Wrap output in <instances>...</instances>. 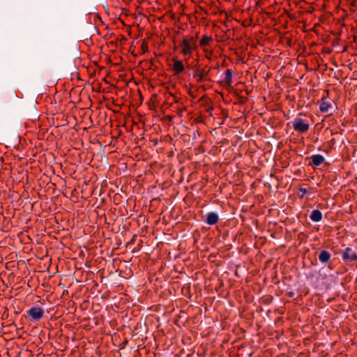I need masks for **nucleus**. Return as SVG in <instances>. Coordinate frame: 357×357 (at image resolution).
I'll return each mask as SVG.
<instances>
[{
    "label": "nucleus",
    "mask_w": 357,
    "mask_h": 357,
    "mask_svg": "<svg viewBox=\"0 0 357 357\" xmlns=\"http://www.w3.org/2000/svg\"><path fill=\"white\" fill-rule=\"evenodd\" d=\"M26 313L30 320L38 321L43 317L44 311L41 307H32Z\"/></svg>",
    "instance_id": "nucleus-5"
},
{
    "label": "nucleus",
    "mask_w": 357,
    "mask_h": 357,
    "mask_svg": "<svg viewBox=\"0 0 357 357\" xmlns=\"http://www.w3.org/2000/svg\"><path fill=\"white\" fill-rule=\"evenodd\" d=\"M266 0H258L256 2V10L258 12L257 20L259 24L264 25V28L268 26V13L266 11V8L264 6Z\"/></svg>",
    "instance_id": "nucleus-2"
},
{
    "label": "nucleus",
    "mask_w": 357,
    "mask_h": 357,
    "mask_svg": "<svg viewBox=\"0 0 357 357\" xmlns=\"http://www.w3.org/2000/svg\"><path fill=\"white\" fill-rule=\"evenodd\" d=\"M300 191L303 192V194L307 193V190L305 188H301Z\"/></svg>",
    "instance_id": "nucleus-19"
},
{
    "label": "nucleus",
    "mask_w": 357,
    "mask_h": 357,
    "mask_svg": "<svg viewBox=\"0 0 357 357\" xmlns=\"http://www.w3.org/2000/svg\"><path fill=\"white\" fill-rule=\"evenodd\" d=\"M232 74L233 72L231 69H227L225 72V82L229 86L232 83Z\"/></svg>",
    "instance_id": "nucleus-14"
},
{
    "label": "nucleus",
    "mask_w": 357,
    "mask_h": 357,
    "mask_svg": "<svg viewBox=\"0 0 357 357\" xmlns=\"http://www.w3.org/2000/svg\"><path fill=\"white\" fill-rule=\"evenodd\" d=\"M213 41V38L211 36L204 35L202 36L199 41V45L202 47H204L208 45L211 42Z\"/></svg>",
    "instance_id": "nucleus-13"
},
{
    "label": "nucleus",
    "mask_w": 357,
    "mask_h": 357,
    "mask_svg": "<svg viewBox=\"0 0 357 357\" xmlns=\"http://www.w3.org/2000/svg\"><path fill=\"white\" fill-rule=\"evenodd\" d=\"M219 220L218 215L215 212H210L206 214L204 222L209 225H215Z\"/></svg>",
    "instance_id": "nucleus-8"
},
{
    "label": "nucleus",
    "mask_w": 357,
    "mask_h": 357,
    "mask_svg": "<svg viewBox=\"0 0 357 357\" xmlns=\"http://www.w3.org/2000/svg\"><path fill=\"white\" fill-rule=\"evenodd\" d=\"M210 68H197L193 70V77L197 83H201L209 80Z\"/></svg>",
    "instance_id": "nucleus-3"
},
{
    "label": "nucleus",
    "mask_w": 357,
    "mask_h": 357,
    "mask_svg": "<svg viewBox=\"0 0 357 357\" xmlns=\"http://www.w3.org/2000/svg\"><path fill=\"white\" fill-rule=\"evenodd\" d=\"M170 95L173 97V100L175 102H178V98L176 96H174V94H172L171 93H170Z\"/></svg>",
    "instance_id": "nucleus-17"
},
{
    "label": "nucleus",
    "mask_w": 357,
    "mask_h": 357,
    "mask_svg": "<svg viewBox=\"0 0 357 357\" xmlns=\"http://www.w3.org/2000/svg\"><path fill=\"white\" fill-rule=\"evenodd\" d=\"M273 117H275V116H271L270 114H269V123H268V125L271 126V127H273V123L271 121V119Z\"/></svg>",
    "instance_id": "nucleus-16"
},
{
    "label": "nucleus",
    "mask_w": 357,
    "mask_h": 357,
    "mask_svg": "<svg viewBox=\"0 0 357 357\" xmlns=\"http://www.w3.org/2000/svg\"><path fill=\"white\" fill-rule=\"evenodd\" d=\"M197 35L195 37L185 36L181 41L180 44L178 46H174V49L176 50L178 47L180 48L181 54L184 56H187V59H189L191 57L192 52L197 47Z\"/></svg>",
    "instance_id": "nucleus-1"
},
{
    "label": "nucleus",
    "mask_w": 357,
    "mask_h": 357,
    "mask_svg": "<svg viewBox=\"0 0 357 357\" xmlns=\"http://www.w3.org/2000/svg\"><path fill=\"white\" fill-rule=\"evenodd\" d=\"M142 49L144 52H148V50H149L148 45L146 43H144V42L142 43Z\"/></svg>",
    "instance_id": "nucleus-15"
},
{
    "label": "nucleus",
    "mask_w": 357,
    "mask_h": 357,
    "mask_svg": "<svg viewBox=\"0 0 357 357\" xmlns=\"http://www.w3.org/2000/svg\"><path fill=\"white\" fill-rule=\"evenodd\" d=\"M322 218V213L318 209L313 210L310 215V219L313 222H319Z\"/></svg>",
    "instance_id": "nucleus-12"
},
{
    "label": "nucleus",
    "mask_w": 357,
    "mask_h": 357,
    "mask_svg": "<svg viewBox=\"0 0 357 357\" xmlns=\"http://www.w3.org/2000/svg\"><path fill=\"white\" fill-rule=\"evenodd\" d=\"M273 110L276 112L278 117L282 115V112L280 110H278V109H273Z\"/></svg>",
    "instance_id": "nucleus-18"
},
{
    "label": "nucleus",
    "mask_w": 357,
    "mask_h": 357,
    "mask_svg": "<svg viewBox=\"0 0 357 357\" xmlns=\"http://www.w3.org/2000/svg\"><path fill=\"white\" fill-rule=\"evenodd\" d=\"M318 258L320 262L322 264H326L331 259V255L328 251L321 250L319 255Z\"/></svg>",
    "instance_id": "nucleus-11"
},
{
    "label": "nucleus",
    "mask_w": 357,
    "mask_h": 357,
    "mask_svg": "<svg viewBox=\"0 0 357 357\" xmlns=\"http://www.w3.org/2000/svg\"><path fill=\"white\" fill-rule=\"evenodd\" d=\"M275 33V30L271 31H268V33H269V34H270V33Z\"/></svg>",
    "instance_id": "nucleus-20"
},
{
    "label": "nucleus",
    "mask_w": 357,
    "mask_h": 357,
    "mask_svg": "<svg viewBox=\"0 0 357 357\" xmlns=\"http://www.w3.org/2000/svg\"><path fill=\"white\" fill-rule=\"evenodd\" d=\"M332 107L331 103L327 100V97L324 96L320 102L319 110L321 112H327Z\"/></svg>",
    "instance_id": "nucleus-9"
},
{
    "label": "nucleus",
    "mask_w": 357,
    "mask_h": 357,
    "mask_svg": "<svg viewBox=\"0 0 357 357\" xmlns=\"http://www.w3.org/2000/svg\"><path fill=\"white\" fill-rule=\"evenodd\" d=\"M293 128L298 132L304 133L309 129V123L304 119L296 118L292 123Z\"/></svg>",
    "instance_id": "nucleus-4"
},
{
    "label": "nucleus",
    "mask_w": 357,
    "mask_h": 357,
    "mask_svg": "<svg viewBox=\"0 0 357 357\" xmlns=\"http://www.w3.org/2000/svg\"><path fill=\"white\" fill-rule=\"evenodd\" d=\"M172 61L174 62L173 70L174 72V74L178 75V74L183 73L185 70L183 61L181 60H178L177 58H174V57L172 59Z\"/></svg>",
    "instance_id": "nucleus-7"
},
{
    "label": "nucleus",
    "mask_w": 357,
    "mask_h": 357,
    "mask_svg": "<svg viewBox=\"0 0 357 357\" xmlns=\"http://www.w3.org/2000/svg\"><path fill=\"white\" fill-rule=\"evenodd\" d=\"M311 160L312 161L310 162V165L319 166L324 162L325 158L320 154H315L311 156Z\"/></svg>",
    "instance_id": "nucleus-10"
},
{
    "label": "nucleus",
    "mask_w": 357,
    "mask_h": 357,
    "mask_svg": "<svg viewBox=\"0 0 357 357\" xmlns=\"http://www.w3.org/2000/svg\"><path fill=\"white\" fill-rule=\"evenodd\" d=\"M270 177L275 179V177H274V176L273 174H271Z\"/></svg>",
    "instance_id": "nucleus-21"
},
{
    "label": "nucleus",
    "mask_w": 357,
    "mask_h": 357,
    "mask_svg": "<svg viewBox=\"0 0 357 357\" xmlns=\"http://www.w3.org/2000/svg\"><path fill=\"white\" fill-rule=\"evenodd\" d=\"M342 259L348 263L357 260V253L352 248L347 247L342 254Z\"/></svg>",
    "instance_id": "nucleus-6"
}]
</instances>
